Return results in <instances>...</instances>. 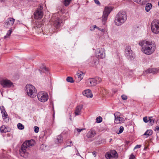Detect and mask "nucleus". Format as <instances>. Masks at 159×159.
Instances as JSON below:
<instances>
[{"instance_id":"4be33fe9","label":"nucleus","mask_w":159,"mask_h":159,"mask_svg":"<svg viewBox=\"0 0 159 159\" xmlns=\"http://www.w3.org/2000/svg\"><path fill=\"white\" fill-rule=\"evenodd\" d=\"M1 132L3 133H6L8 132L7 129L5 125H2L0 128Z\"/></svg>"},{"instance_id":"39448f33","label":"nucleus","mask_w":159,"mask_h":159,"mask_svg":"<svg viewBox=\"0 0 159 159\" xmlns=\"http://www.w3.org/2000/svg\"><path fill=\"white\" fill-rule=\"evenodd\" d=\"M57 16V14L53 15L52 17L51 20H50V22L51 24H53L55 27L58 28L60 27L62 21L61 19H59Z\"/></svg>"},{"instance_id":"6e6552de","label":"nucleus","mask_w":159,"mask_h":159,"mask_svg":"<svg viewBox=\"0 0 159 159\" xmlns=\"http://www.w3.org/2000/svg\"><path fill=\"white\" fill-rule=\"evenodd\" d=\"M112 10V8L111 7L107 6L105 7L102 16V22L104 24L106 22L108 16Z\"/></svg>"},{"instance_id":"5fc2aeb1","label":"nucleus","mask_w":159,"mask_h":159,"mask_svg":"<svg viewBox=\"0 0 159 159\" xmlns=\"http://www.w3.org/2000/svg\"><path fill=\"white\" fill-rule=\"evenodd\" d=\"M101 31H102V32H104H104H105V30H104V29H101Z\"/></svg>"},{"instance_id":"8fccbe9b","label":"nucleus","mask_w":159,"mask_h":159,"mask_svg":"<svg viewBox=\"0 0 159 159\" xmlns=\"http://www.w3.org/2000/svg\"><path fill=\"white\" fill-rule=\"evenodd\" d=\"M95 3L98 5L100 4V3L98 0H94Z\"/></svg>"},{"instance_id":"473e14b6","label":"nucleus","mask_w":159,"mask_h":159,"mask_svg":"<svg viewBox=\"0 0 159 159\" xmlns=\"http://www.w3.org/2000/svg\"><path fill=\"white\" fill-rule=\"evenodd\" d=\"M152 131L151 130H148L146 131L144 134V135H147V136L152 135Z\"/></svg>"},{"instance_id":"dca6fc26","label":"nucleus","mask_w":159,"mask_h":159,"mask_svg":"<svg viewBox=\"0 0 159 159\" xmlns=\"http://www.w3.org/2000/svg\"><path fill=\"white\" fill-rule=\"evenodd\" d=\"M83 94L84 96L87 98H92L93 97V94L89 89L85 90L83 92Z\"/></svg>"},{"instance_id":"37998d69","label":"nucleus","mask_w":159,"mask_h":159,"mask_svg":"<svg viewBox=\"0 0 159 159\" xmlns=\"http://www.w3.org/2000/svg\"><path fill=\"white\" fill-rule=\"evenodd\" d=\"M0 109L2 112H3L5 111L4 107L3 106H1L0 107Z\"/></svg>"},{"instance_id":"a19ab883","label":"nucleus","mask_w":159,"mask_h":159,"mask_svg":"<svg viewBox=\"0 0 159 159\" xmlns=\"http://www.w3.org/2000/svg\"><path fill=\"white\" fill-rule=\"evenodd\" d=\"M34 131L35 133H37L39 131V128L37 126H34Z\"/></svg>"},{"instance_id":"4c0bfd02","label":"nucleus","mask_w":159,"mask_h":159,"mask_svg":"<svg viewBox=\"0 0 159 159\" xmlns=\"http://www.w3.org/2000/svg\"><path fill=\"white\" fill-rule=\"evenodd\" d=\"M102 121V118L100 116L97 117L96 118V121L98 123L101 122Z\"/></svg>"},{"instance_id":"58836bf2","label":"nucleus","mask_w":159,"mask_h":159,"mask_svg":"<svg viewBox=\"0 0 159 159\" xmlns=\"http://www.w3.org/2000/svg\"><path fill=\"white\" fill-rule=\"evenodd\" d=\"M124 130V127L122 126H121L120 128V130L118 132V134H120Z\"/></svg>"},{"instance_id":"e433bc0d","label":"nucleus","mask_w":159,"mask_h":159,"mask_svg":"<svg viewBox=\"0 0 159 159\" xmlns=\"http://www.w3.org/2000/svg\"><path fill=\"white\" fill-rule=\"evenodd\" d=\"M66 81L71 83H72L74 82L73 78L70 77H68L66 78Z\"/></svg>"},{"instance_id":"a18cd8bd","label":"nucleus","mask_w":159,"mask_h":159,"mask_svg":"<svg viewBox=\"0 0 159 159\" xmlns=\"http://www.w3.org/2000/svg\"><path fill=\"white\" fill-rule=\"evenodd\" d=\"M76 129L77 130V131L79 133H80V132H81L82 131V130H85V128H82V129L77 128Z\"/></svg>"},{"instance_id":"09e8293b","label":"nucleus","mask_w":159,"mask_h":159,"mask_svg":"<svg viewBox=\"0 0 159 159\" xmlns=\"http://www.w3.org/2000/svg\"><path fill=\"white\" fill-rule=\"evenodd\" d=\"M97 27L96 25H94L92 26V27H91V30H94L95 28H97Z\"/></svg>"},{"instance_id":"0eeeda50","label":"nucleus","mask_w":159,"mask_h":159,"mask_svg":"<svg viewBox=\"0 0 159 159\" xmlns=\"http://www.w3.org/2000/svg\"><path fill=\"white\" fill-rule=\"evenodd\" d=\"M125 57L129 60H132L134 58V54L131 50L130 46L128 45L126 47L125 49Z\"/></svg>"},{"instance_id":"cd10ccee","label":"nucleus","mask_w":159,"mask_h":159,"mask_svg":"<svg viewBox=\"0 0 159 159\" xmlns=\"http://www.w3.org/2000/svg\"><path fill=\"white\" fill-rule=\"evenodd\" d=\"M105 157L107 159H110L112 157V156L111 155L110 151L107 152L105 155Z\"/></svg>"},{"instance_id":"2eb2a0df","label":"nucleus","mask_w":159,"mask_h":159,"mask_svg":"<svg viewBox=\"0 0 159 159\" xmlns=\"http://www.w3.org/2000/svg\"><path fill=\"white\" fill-rule=\"evenodd\" d=\"M115 122L116 124L121 123H123L125 121L124 118L119 116H116L115 115Z\"/></svg>"},{"instance_id":"a211bd4d","label":"nucleus","mask_w":159,"mask_h":159,"mask_svg":"<svg viewBox=\"0 0 159 159\" xmlns=\"http://www.w3.org/2000/svg\"><path fill=\"white\" fill-rule=\"evenodd\" d=\"M88 85L89 86H95L97 84L94 79L90 78L87 80Z\"/></svg>"},{"instance_id":"3c124183","label":"nucleus","mask_w":159,"mask_h":159,"mask_svg":"<svg viewBox=\"0 0 159 159\" xmlns=\"http://www.w3.org/2000/svg\"><path fill=\"white\" fill-rule=\"evenodd\" d=\"M155 130L156 131H157L158 132H159V126L156 127Z\"/></svg>"},{"instance_id":"13d9d810","label":"nucleus","mask_w":159,"mask_h":159,"mask_svg":"<svg viewBox=\"0 0 159 159\" xmlns=\"http://www.w3.org/2000/svg\"><path fill=\"white\" fill-rule=\"evenodd\" d=\"M98 30H100L101 31V29H100V28H99V27H98L97 28Z\"/></svg>"},{"instance_id":"393cba45","label":"nucleus","mask_w":159,"mask_h":159,"mask_svg":"<svg viewBox=\"0 0 159 159\" xmlns=\"http://www.w3.org/2000/svg\"><path fill=\"white\" fill-rule=\"evenodd\" d=\"M135 2L139 3L140 4L143 5L145 4L146 2H147V1L145 0H133Z\"/></svg>"},{"instance_id":"7c9ffc66","label":"nucleus","mask_w":159,"mask_h":159,"mask_svg":"<svg viewBox=\"0 0 159 159\" xmlns=\"http://www.w3.org/2000/svg\"><path fill=\"white\" fill-rule=\"evenodd\" d=\"M1 113L2 114V116L3 120H5V119H7L8 115L6 111L3 112H2Z\"/></svg>"},{"instance_id":"aec40b11","label":"nucleus","mask_w":159,"mask_h":159,"mask_svg":"<svg viewBox=\"0 0 159 159\" xmlns=\"http://www.w3.org/2000/svg\"><path fill=\"white\" fill-rule=\"evenodd\" d=\"M40 73L41 74L42 72H43L44 73L48 72V68L44 65L40 67V69L39 70Z\"/></svg>"},{"instance_id":"bf43d9fd","label":"nucleus","mask_w":159,"mask_h":159,"mask_svg":"<svg viewBox=\"0 0 159 159\" xmlns=\"http://www.w3.org/2000/svg\"><path fill=\"white\" fill-rule=\"evenodd\" d=\"M77 155H79V152H78V153L77 154Z\"/></svg>"},{"instance_id":"680f3d73","label":"nucleus","mask_w":159,"mask_h":159,"mask_svg":"<svg viewBox=\"0 0 159 159\" xmlns=\"http://www.w3.org/2000/svg\"><path fill=\"white\" fill-rule=\"evenodd\" d=\"M158 5L159 6V2H158Z\"/></svg>"},{"instance_id":"864d4df0","label":"nucleus","mask_w":159,"mask_h":159,"mask_svg":"<svg viewBox=\"0 0 159 159\" xmlns=\"http://www.w3.org/2000/svg\"><path fill=\"white\" fill-rule=\"evenodd\" d=\"M96 152H93V155L94 156V157H95L96 156Z\"/></svg>"},{"instance_id":"c9c22d12","label":"nucleus","mask_w":159,"mask_h":159,"mask_svg":"<svg viewBox=\"0 0 159 159\" xmlns=\"http://www.w3.org/2000/svg\"><path fill=\"white\" fill-rule=\"evenodd\" d=\"M17 127L20 130L23 129L24 128V125L20 123H19L17 124Z\"/></svg>"},{"instance_id":"6ab92c4d","label":"nucleus","mask_w":159,"mask_h":159,"mask_svg":"<svg viewBox=\"0 0 159 159\" xmlns=\"http://www.w3.org/2000/svg\"><path fill=\"white\" fill-rule=\"evenodd\" d=\"M158 70L156 68L154 69H150L147 70H146V72L147 73H152L153 74H156L158 72Z\"/></svg>"},{"instance_id":"20e7f679","label":"nucleus","mask_w":159,"mask_h":159,"mask_svg":"<svg viewBox=\"0 0 159 159\" xmlns=\"http://www.w3.org/2000/svg\"><path fill=\"white\" fill-rule=\"evenodd\" d=\"M25 91L28 96L31 98H34L37 95V90L33 85L29 84L26 85L25 87Z\"/></svg>"},{"instance_id":"72a5a7b5","label":"nucleus","mask_w":159,"mask_h":159,"mask_svg":"<svg viewBox=\"0 0 159 159\" xmlns=\"http://www.w3.org/2000/svg\"><path fill=\"white\" fill-rule=\"evenodd\" d=\"M94 80L95 81V82H96V84H99V83H100V82L102 81L101 79L99 77H95L94 79Z\"/></svg>"},{"instance_id":"2f4dec72","label":"nucleus","mask_w":159,"mask_h":159,"mask_svg":"<svg viewBox=\"0 0 159 159\" xmlns=\"http://www.w3.org/2000/svg\"><path fill=\"white\" fill-rule=\"evenodd\" d=\"M155 121V120L152 119V117H149L148 122L150 123L151 125H153Z\"/></svg>"},{"instance_id":"bb28decb","label":"nucleus","mask_w":159,"mask_h":159,"mask_svg":"<svg viewBox=\"0 0 159 159\" xmlns=\"http://www.w3.org/2000/svg\"><path fill=\"white\" fill-rule=\"evenodd\" d=\"M112 157H115L117 156V152L115 150H112L110 151Z\"/></svg>"},{"instance_id":"de8ad7c7","label":"nucleus","mask_w":159,"mask_h":159,"mask_svg":"<svg viewBox=\"0 0 159 159\" xmlns=\"http://www.w3.org/2000/svg\"><path fill=\"white\" fill-rule=\"evenodd\" d=\"M135 158V156L133 154H131L129 157V159H134Z\"/></svg>"},{"instance_id":"f8f14e48","label":"nucleus","mask_w":159,"mask_h":159,"mask_svg":"<svg viewBox=\"0 0 159 159\" xmlns=\"http://www.w3.org/2000/svg\"><path fill=\"white\" fill-rule=\"evenodd\" d=\"M96 56L99 58H103L105 57V53L104 49L102 48H98L95 53Z\"/></svg>"},{"instance_id":"49530a36","label":"nucleus","mask_w":159,"mask_h":159,"mask_svg":"<svg viewBox=\"0 0 159 159\" xmlns=\"http://www.w3.org/2000/svg\"><path fill=\"white\" fill-rule=\"evenodd\" d=\"M141 146V145H137L134 148V150L135 149L137 148H140Z\"/></svg>"},{"instance_id":"b1692460","label":"nucleus","mask_w":159,"mask_h":159,"mask_svg":"<svg viewBox=\"0 0 159 159\" xmlns=\"http://www.w3.org/2000/svg\"><path fill=\"white\" fill-rule=\"evenodd\" d=\"M13 30V29L11 28L7 32L6 35L4 37V38L6 39L7 38H9L11 35V34Z\"/></svg>"},{"instance_id":"a878e982","label":"nucleus","mask_w":159,"mask_h":159,"mask_svg":"<svg viewBox=\"0 0 159 159\" xmlns=\"http://www.w3.org/2000/svg\"><path fill=\"white\" fill-rule=\"evenodd\" d=\"M57 140L58 143H61L63 142V138L60 135L57 136Z\"/></svg>"},{"instance_id":"ea45409f","label":"nucleus","mask_w":159,"mask_h":159,"mask_svg":"<svg viewBox=\"0 0 159 159\" xmlns=\"http://www.w3.org/2000/svg\"><path fill=\"white\" fill-rule=\"evenodd\" d=\"M102 92L103 95H105L108 93V92L104 89H102Z\"/></svg>"},{"instance_id":"f257e3e1","label":"nucleus","mask_w":159,"mask_h":159,"mask_svg":"<svg viewBox=\"0 0 159 159\" xmlns=\"http://www.w3.org/2000/svg\"><path fill=\"white\" fill-rule=\"evenodd\" d=\"M139 44L142 47L143 52L148 55L152 54L156 49L155 43L150 41H141L139 42Z\"/></svg>"},{"instance_id":"5701e85b","label":"nucleus","mask_w":159,"mask_h":159,"mask_svg":"<svg viewBox=\"0 0 159 159\" xmlns=\"http://www.w3.org/2000/svg\"><path fill=\"white\" fill-rule=\"evenodd\" d=\"M152 7V4L150 3H147L146 6L145 10L146 11L148 12L150 10Z\"/></svg>"},{"instance_id":"4468645a","label":"nucleus","mask_w":159,"mask_h":159,"mask_svg":"<svg viewBox=\"0 0 159 159\" xmlns=\"http://www.w3.org/2000/svg\"><path fill=\"white\" fill-rule=\"evenodd\" d=\"M83 107V105L81 104L79 105L76 107L75 112V113L76 115H78L81 114V110Z\"/></svg>"},{"instance_id":"f3484780","label":"nucleus","mask_w":159,"mask_h":159,"mask_svg":"<svg viewBox=\"0 0 159 159\" xmlns=\"http://www.w3.org/2000/svg\"><path fill=\"white\" fill-rule=\"evenodd\" d=\"M96 134L95 131L93 129H91L87 134L86 136L88 138L93 137Z\"/></svg>"},{"instance_id":"c03bdc74","label":"nucleus","mask_w":159,"mask_h":159,"mask_svg":"<svg viewBox=\"0 0 159 159\" xmlns=\"http://www.w3.org/2000/svg\"><path fill=\"white\" fill-rule=\"evenodd\" d=\"M143 120L145 123H147L148 122V117L147 116L143 118Z\"/></svg>"},{"instance_id":"052dcab7","label":"nucleus","mask_w":159,"mask_h":159,"mask_svg":"<svg viewBox=\"0 0 159 159\" xmlns=\"http://www.w3.org/2000/svg\"><path fill=\"white\" fill-rule=\"evenodd\" d=\"M70 143H72V142H71V141H70Z\"/></svg>"},{"instance_id":"4d7b16f0","label":"nucleus","mask_w":159,"mask_h":159,"mask_svg":"<svg viewBox=\"0 0 159 159\" xmlns=\"http://www.w3.org/2000/svg\"><path fill=\"white\" fill-rule=\"evenodd\" d=\"M69 146H71V145H67L66 146H65L64 147V148H66L67 147H69Z\"/></svg>"},{"instance_id":"6e6d98bb","label":"nucleus","mask_w":159,"mask_h":159,"mask_svg":"<svg viewBox=\"0 0 159 159\" xmlns=\"http://www.w3.org/2000/svg\"><path fill=\"white\" fill-rule=\"evenodd\" d=\"M5 0H0V1L1 2H4L5 1Z\"/></svg>"},{"instance_id":"412c9836","label":"nucleus","mask_w":159,"mask_h":159,"mask_svg":"<svg viewBox=\"0 0 159 159\" xmlns=\"http://www.w3.org/2000/svg\"><path fill=\"white\" fill-rule=\"evenodd\" d=\"M77 77L79 81H80L83 78V73L81 71L78 72L76 75V77Z\"/></svg>"},{"instance_id":"423d86ee","label":"nucleus","mask_w":159,"mask_h":159,"mask_svg":"<svg viewBox=\"0 0 159 159\" xmlns=\"http://www.w3.org/2000/svg\"><path fill=\"white\" fill-rule=\"evenodd\" d=\"M151 29L152 32L157 34L159 33V20H154L151 23Z\"/></svg>"},{"instance_id":"1a4fd4ad","label":"nucleus","mask_w":159,"mask_h":159,"mask_svg":"<svg viewBox=\"0 0 159 159\" xmlns=\"http://www.w3.org/2000/svg\"><path fill=\"white\" fill-rule=\"evenodd\" d=\"M38 100L42 102H46L48 98V93L44 92H40L37 95Z\"/></svg>"},{"instance_id":"c85d7f7f","label":"nucleus","mask_w":159,"mask_h":159,"mask_svg":"<svg viewBox=\"0 0 159 159\" xmlns=\"http://www.w3.org/2000/svg\"><path fill=\"white\" fill-rule=\"evenodd\" d=\"M91 60H92V62L93 65H96L98 63V59L96 58L93 57L91 58Z\"/></svg>"},{"instance_id":"e2e57ef3","label":"nucleus","mask_w":159,"mask_h":159,"mask_svg":"<svg viewBox=\"0 0 159 159\" xmlns=\"http://www.w3.org/2000/svg\"><path fill=\"white\" fill-rule=\"evenodd\" d=\"M157 122H159V120H157Z\"/></svg>"},{"instance_id":"79ce46f5","label":"nucleus","mask_w":159,"mask_h":159,"mask_svg":"<svg viewBox=\"0 0 159 159\" xmlns=\"http://www.w3.org/2000/svg\"><path fill=\"white\" fill-rule=\"evenodd\" d=\"M121 98L123 100H126L127 99V96L125 95H122L121 96Z\"/></svg>"},{"instance_id":"c756f323","label":"nucleus","mask_w":159,"mask_h":159,"mask_svg":"<svg viewBox=\"0 0 159 159\" xmlns=\"http://www.w3.org/2000/svg\"><path fill=\"white\" fill-rule=\"evenodd\" d=\"M64 5L65 6H68L70 3L71 0H62Z\"/></svg>"},{"instance_id":"9b49d317","label":"nucleus","mask_w":159,"mask_h":159,"mask_svg":"<svg viewBox=\"0 0 159 159\" xmlns=\"http://www.w3.org/2000/svg\"><path fill=\"white\" fill-rule=\"evenodd\" d=\"M43 7L40 6L39 8L37 9V10L34 12V17L35 19H41L43 16V13L42 11Z\"/></svg>"},{"instance_id":"0e129e2a","label":"nucleus","mask_w":159,"mask_h":159,"mask_svg":"<svg viewBox=\"0 0 159 159\" xmlns=\"http://www.w3.org/2000/svg\"><path fill=\"white\" fill-rule=\"evenodd\" d=\"M76 150H77V152H78V150H77V149L76 148Z\"/></svg>"},{"instance_id":"ddd939ff","label":"nucleus","mask_w":159,"mask_h":159,"mask_svg":"<svg viewBox=\"0 0 159 159\" xmlns=\"http://www.w3.org/2000/svg\"><path fill=\"white\" fill-rule=\"evenodd\" d=\"M15 20L11 18H9L6 20L4 25V27L6 28H9L12 26L14 23Z\"/></svg>"},{"instance_id":"f704fd0d","label":"nucleus","mask_w":159,"mask_h":159,"mask_svg":"<svg viewBox=\"0 0 159 159\" xmlns=\"http://www.w3.org/2000/svg\"><path fill=\"white\" fill-rule=\"evenodd\" d=\"M42 23L41 21H37L36 24V27L38 28H40L42 25Z\"/></svg>"},{"instance_id":"f03ea898","label":"nucleus","mask_w":159,"mask_h":159,"mask_svg":"<svg viewBox=\"0 0 159 159\" xmlns=\"http://www.w3.org/2000/svg\"><path fill=\"white\" fill-rule=\"evenodd\" d=\"M34 141L33 139L26 141L24 142L19 150V154L20 156L26 158L28 155L27 152V150L30 146L34 145Z\"/></svg>"},{"instance_id":"603ef678","label":"nucleus","mask_w":159,"mask_h":159,"mask_svg":"<svg viewBox=\"0 0 159 159\" xmlns=\"http://www.w3.org/2000/svg\"><path fill=\"white\" fill-rule=\"evenodd\" d=\"M69 116H70V119L71 120H72V119H71V113H69Z\"/></svg>"},{"instance_id":"7ed1b4c3","label":"nucleus","mask_w":159,"mask_h":159,"mask_svg":"<svg viewBox=\"0 0 159 159\" xmlns=\"http://www.w3.org/2000/svg\"><path fill=\"white\" fill-rule=\"evenodd\" d=\"M127 19L126 12L124 11H120L116 15L115 23L117 26L120 25L125 21Z\"/></svg>"},{"instance_id":"9d476101","label":"nucleus","mask_w":159,"mask_h":159,"mask_svg":"<svg viewBox=\"0 0 159 159\" xmlns=\"http://www.w3.org/2000/svg\"><path fill=\"white\" fill-rule=\"evenodd\" d=\"M0 83L4 88H10L13 86V83L8 80L3 79L1 81Z\"/></svg>"}]
</instances>
